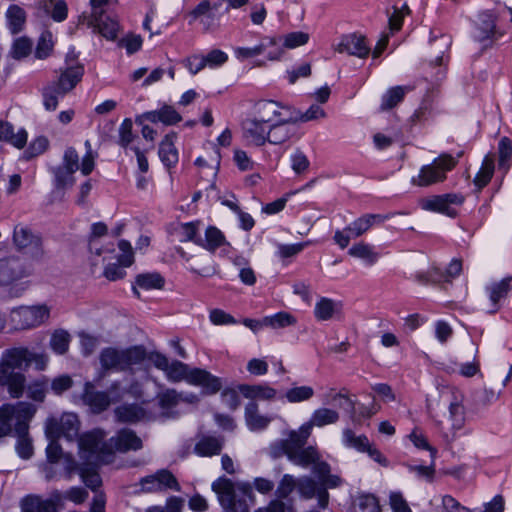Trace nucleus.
Instances as JSON below:
<instances>
[{
    "label": "nucleus",
    "mask_w": 512,
    "mask_h": 512,
    "mask_svg": "<svg viewBox=\"0 0 512 512\" xmlns=\"http://www.w3.org/2000/svg\"><path fill=\"white\" fill-rule=\"evenodd\" d=\"M36 412L35 406L28 402L4 404L0 407V438L9 435L13 428L16 432L28 429V422Z\"/></svg>",
    "instance_id": "6"
},
{
    "label": "nucleus",
    "mask_w": 512,
    "mask_h": 512,
    "mask_svg": "<svg viewBox=\"0 0 512 512\" xmlns=\"http://www.w3.org/2000/svg\"><path fill=\"white\" fill-rule=\"evenodd\" d=\"M190 15L194 19L204 16V18L201 19V23L206 28H210L214 23V15L211 13V4L207 0L200 2L199 5L190 12Z\"/></svg>",
    "instance_id": "51"
},
{
    "label": "nucleus",
    "mask_w": 512,
    "mask_h": 512,
    "mask_svg": "<svg viewBox=\"0 0 512 512\" xmlns=\"http://www.w3.org/2000/svg\"><path fill=\"white\" fill-rule=\"evenodd\" d=\"M224 242V235L219 229L210 227L206 230V243L204 245L205 248L214 251L216 248L224 244Z\"/></svg>",
    "instance_id": "62"
},
{
    "label": "nucleus",
    "mask_w": 512,
    "mask_h": 512,
    "mask_svg": "<svg viewBox=\"0 0 512 512\" xmlns=\"http://www.w3.org/2000/svg\"><path fill=\"white\" fill-rule=\"evenodd\" d=\"M176 139L177 134L171 132L160 143L159 156L166 166L174 165L178 161V152L175 147Z\"/></svg>",
    "instance_id": "31"
},
{
    "label": "nucleus",
    "mask_w": 512,
    "mask_h": 512,
    "mask_svg": "<svg viewBox=\"0 0 512 512\" xmlns=\"http://www.w3.org/2000/svg\"><path fill=\"white\" fill-rule=\"evenodd\" d=\"M106 233H107V226L104 223L99 222V223H95L92 226V236L90 239L89 246H90L91 253L96 255L97 257H101V255L104 252H107V253L116 252L113 244L111 245V247H108V246L104 247L100 243V237L106 235Z\"/></svg>",
    "instance_id": "34"
},
{
    "label": "nucleus",
    "mask_w": 512,
    "mask_h": 512,
    "mask_svg": "<svg viewBox=\"0 0 512 512\" xmlns=\"http://www.w3.org/2000/svg\"><path fill=\"white\" fill-rule=\"evenodd\" d=\"M499 167H504L508 170V160L512 155V142L509 138L503 137L499 142Z\"/></svg>",
    "instance_id": "64"
},
{
    "label": "nucleus",
    "mask_w": 512,
    "mask_h": 512,
    "mask_svg": "<svg viewBox=\"0 0 512 512\" xmlns=\"http://www.w3.org/2000/svg\"><path fill=\"white\" fill-rule=\"evenodd\" d=\"M471 353L472 359L470 361H465L466 359L462 354H459L455 357V360L445 365V370L448 373H455L457 371V366H459V373L467 378L475 376L480 371V363L477 360V352L478 348L474 343H471Z\"/></svg>",
    "instance_id": "17"
},
{
    "label": "nucleus",
    "mask_w": 512,
    "mask_h": 512,
    "mask_svg": "<svg viewBox=\"0 0 512 512\" xmlns=\"http://www.w3.org/2000/svg\"><path fill=\"white\" fill-rule=\"evenodd\" d=\"M19 259L8 258L0 260V285H8L28 275Z\"/></svg>",
    "instance_id": "20"
},
{
    "label": "nucleus",
    "mask_w": 512,
    "mask_h": 512,
    "mask_svg": "<svg viewBox=\"0 0 512 512\" xmlns=\"http://www.w3.org/2000/svg\"><path fill=\"white\" fill-rule=\"evenodd\" d=\"M309 41V34L303 31H296L288 33L283 38V46L288 49H295L297 47L307 44Z\"/></svg>",
    "instance_id": "56"
},
{
    "label": "nucleus",
    "mask_w": 512,
    "mask_h": 512,
    "mask_svg": "<svg viewBox=\"0 0 512 512\" xmlns=\"http://www.w3.org/2000/svg\"><path fill=\"white\" fill-rule=\"evenodd\" d=\"M356 503L362 512H381L379 502L374 495H360L357 497Z\"/></svg>",
    "instance_id": "61"
},
{
    "label": "nucleus",
    "mask_w": 512,
    "mask_h": 512,
    "mask_svg": "<svg viewBox=\"0 0 512 512\" xmlns=\"http://www.w3.org/2000/svg\"><path fill=\"white\" fill-rule=\"evenodd\" d=\"M212 490L218 495L220 504L234 512H248L255 500L252 486L247 482L234 484L230 479L221 477L213 482Z\"/></svg>",
    "instance_id": "4"
},
{
    "label": "nucleus",
    "mask_w": 512,
    "mask_h": 512,
    "mask_svg": "<svg viewBox=\"0 0 512 512\" xmlns=\"http://www.w3.org/2000/svg\"><path fill=\"white\" fill-rule=\"evenodd\" d=\"M19 259L8 258L0 260V285H8L28 275Z\"/></svg>",
    "instance_id": "19"
},
{
    "label": "nucleus",
    "mask_w": 512,
    "mask_h": 512,
    "mask_svg": "<svg viewBox=\"0 0 512 512\" xmlns=\"http://www.w3.org/2000/svg\"><path fill=\"white\" fill-rule=\"evenodd\" d=\"M337 312V303L327 297H321L314 306V316L318 321H329Z\"/></svg>",
    "instance_id": "40"
},
{
    "label": "nucleus",
    "mask_w": 512,
    "mask_h": 512,
    "mask_svg": "<svg viewBox=\"0 0 512 512\" xmlns=\"http://www.w3.org/2000/svg\"><path fill=\"white\" fill-rule=\"evenodd\" d=\"M120 253H107L104 252L102 256L103 263L107 262V267L104 270V276L109 281H116L124 277L125 272L119 266L128 267L133 263V252L130 244L126 241L118 243Z\"/></svg>",
    "instance_id": "11"
},
{
    "label": "nucleus",
    "mask_w": 512,
    "mask_h": 512,
    "mask_svg": "<svg viewBox=\"0 0 512 512\" xmlns=\"http://www.w3.org/2000/svg\"><path fill=\"white\" fill-rule=\"evenodd\" d=\"M286 455L290 461H292L294 464L302 466V467H308L311 464H313L315 467V466H317V464H320L322 462V461H320L319 453L312 446H309L304 449H296L295 447H287Z\"/></svg>",
    "instance_id": "23"
},
{
    "label": "nucleus",
    "mask_w": 512,
    "mask_h": 512,
    "mask_svg": "<svg viewBox=\"0 0 512 512\" xmlns=\"http://www.w3.org/2000/svg\"><path fill=\"white\" fill-rule=\"evenodd\" d=\"M463 201L464 198L458 194H444L424 198L420 201V205L423 210L455 217L457 215L455 206L461 205Z\"/></svg>",
    "instance_id": "13"
},
{
    "label": "nucleus",
    "mask_w": 512,
    "mask_h": 512,
    "mask_svg": "<svg viewBox=\"0 0 512 512\" xmlns=\"http://www.w3.org/2000/svg\"><path fill=\"white\" fill-rule=\"evenodd\" d=\"M142 117L150 122H161L165 125H175L182 120L177 110L170 105H163L160 109L146 112Z\"/></svg>",
    "instance_id": "30"
},
{
    "label": "nucleus",
    "mask_w": 512,
    "mask_h": 512,
    "mask_svg": "<svg viewBox=\"0 0 512 512\" xmlns=\"http://www.w3.org/2000/svg\"><path fill=\"white\" fill-rule=\"evenodd\" d=\"M376 220L380 221L382 217L373 214L360 217L347 227V232H350L353 238H358L367 232Z\"/></svg>",
    "instance_id": "44"
},
{
    "label": "nucleus",
    "mask_w": 512,
    "mask_h": 512,
    "mask_svg": "<svg viewBox=\"0 0 512 512\" xmlns=\"http://www.w3.org/2000/svg\"><path fill=\"white\" fill-rule=\"evenodd\" d=\"M122 350L124 371L139 365L147 359V352L142 346H132Z\"/></svg>",
    "instance_id": "42"
},
{
    "label": "nucleus",
    "mask_w": 512,
    "mask_h": 512,
    "mask_svg": "<svg viewBox=\"0 0 512 512\" xmlns=\"http://www.w3.org/2000/svg\"><path fill=\"white\" fill-rule=\"evenodd\" d=\"M314 473L320 479L323 489H334L342 484V478L338 475L331 474L330 466L326 462H321L313 468Z\"/></svg>",
    "instance_id": "39"
},
{
    "label": "nucleus",
    "mask_w": 512,
    "mask_h": 512,
    "mask_svg": "<svg viewBox=\"0 0 512 512\" xmlns=\"http://www.w3.org/2000/svg\"><path fill=\"white\" fill-rule=\"evenodd\" d=\"M50 317V307L46 304L22 306L11 312V321L18 330L37 327Z\"/></svg>",
    "instance_id": "10"
},
{
    "label": "nucleus",
    "mask_w": 512,
    "mask_h": 512,
    "mask_svg": "<svg viewBox=\"0 0 512 512\" xmlns=\"http://www.w3.org/2000/svg\"><path fill=\"white\" fill-rule=\"evenodd\" d=\"M115 418L120 423H136L148 418L146 410L137 404H123L115 408Z\"/></svg>",
    "instance_id": "28"
},
{
    "label": "nucleus",
    "mask_w": 512,
    "mask_h": 512,
    "mask_svg": "<svg viewBox=\"0 0 512 512\" xmlns=\"http://www.w3.org/2000/svg\"><path fill=\"white\" fill-rule=\"evenodd\" d=\"M18 434V441H17V452L20 455V457L24 459H28L33 454V446L31 439L28 437L27 430H24L23 432H17Z\"/></svg>",
    "instance_id": "60"
},
{
    "label": "nucleus",
    "mask_w": 512,
    "mask_h": 512,
    "mask_svg": "<svg viewBox=\"0 0 512 512\" xmlns=\"http://www.w3.org/2000/svg\"><path fill=\"white\" fill-rule=\"evenodd\" d=\"M80 422L74 413H64L59 419L49 418L46 422V434L50 439L61 436L68 440L75 439L79 434Z\"/></svg>",
    "instance_id": "12"
},
{
    "label": "nucleus",
    "mask_w": 512,
    "mask_h": 512,
    "mask_svg": "<svg viewBox=\"0 0 512 512\" xmlns=\"http://www.w3.org/2000/svg\"><path fill=\"white\" fill-rule=\"evenodd\" d=\"M315 395L314 388L308 385H292L284 393V398L290 404L310 401Z\"/></svg>",
    "instance_id": "35"
},
{
    "label": "nucleus",
    "mask_w": 512,
    "mask_h": 512,
    "mask_svg": "<svg viewBox=\"0 0 512 512\" xmlns=\"http://www.w3.org/2000/svg\"><path fill=\"white\" fill-rule=\"evenodd\" d=\"M106 432L102 429H95L82 435L79 439V449L84 457L95 465L108 464L114 459V452H127L140 450L143 446L142 440L131 429H122L109 442H105Z\"/></svg>",
    "instance_id": "3"
},
{
    "label": "nucleus",
    "mask_w": 512,
    "mask_h": 512,
    "mask_svg": "<svg viewBox=\"0 0 512 512\" xmlns=\"http://www.w3.org/2000/svg\"><path fill=\"white\" fill-rule=\"evenodd\" d=\"M81 458L85 461V465L80 468V476L84 483L91 488L92 490H96L102 484L101 478L99 474L96 472L95 468L100 464L95 465L94 463L89 462L85 457L84 453L80 449Z\"/></svg>",
    "instance_id": "38"
},
{
    "label": "nucleus",
    "mask_w": 512,
    "mask_h": 512,
    "mask_svg": "<svg viewBox=\"0 0 512 512\" xmlns=\"http://www.w3.org/2000/svg\"><path fill=\"white\" fill-rule=\"evenodd\" d=\"M494 173V161L492 157L486 156L482 162L480 171L477 173L474 184L479 188L486 186L491 180Z\"/></svg>",
    "instance_id": "47"
},
{
    "label": "nucleus",
    "mask_w": 512,
    "mask_h": 512,
    "mask_svg": "<svg viewBox=\"0 0 512 512\" xmlns=\"http://www.w3.org/2000/svg\"><path fill=\"white\" fill-rule=\"evenodd\" d=\"M70 335L64 330L55 331L51 337V348L58 354H64L69 347Z\"/></svg>",
    "instance_id": "54"
},
{
    "label": "nucleus",
    "mask_w": 512,
    "mask_h": 512,
    "mask_svg": "<svg viewBox=\"0 0 512 512\" xmlns=\"http://www.w3.org/2000/svg\"><path fill=\"white\" fill-rule=\"evenodd\" d=\"M456 161L451 156H440L433 163L423 166L418 175L412 177L411 183L418 187H426L438 182H442L445 178V172L451 170Z\"/></svg>",
    "instance_id": "9"
},
{
    "label": "nucleus",
    "mask_w": 512,
    "mask_h": 512,
    "mask_svg": "<svg viewBox=\"0 0 512 512\" xmlns=\"http://www.w3.org/2000/svg\"><path fill=\"white\" fill-rule=\"evenodd\" d=\"M166 376L173 382L186 381L191 385L200 386L205 394H216L222 388L220 378L200 368H190L187 364L174 361L169 364Z\"/></svg>",
    "instance_id": "5"
},
{
    "label": "nucleus",
    "mask_w": 512,
    "mask_h": 512,
    "mask_svg": "<svg viewBox=\"0 0 512 512\" xmlns=\"http://www.w3.org/2000/svg\"><path fill=\"white\" fill-rule=\"evenodd\" d=\"M46 10L51 14V17L58 22L66 19L68 9L64 0H49L46 4Z\"/></svg>",
    "instance_id": "55"
},
{
    "label": "nucleus",
    "mask_w": 512,
    "mask_h": 512,
    "mask_svg": "<svg viewBox=\"0 0 512 512\" xmlns=\"http://www.w3.org/2000/svg\"><path fill=\"white\" fill-rule=\"evenodd\" d=\"M0 386L7 389L12 398H20L26 387V377L23 373L0 368Z\"/></svg>",
    "instance_id": "18"
},
{
    "label": "nucleus",
    "mask_w": 512,
    "mask_h": 512,
    "mask_svg": "<svg viewBox=\"0 0 512 512\" xmlns=\"http://www.w3.org/2000/svg\"><path fill=\"white\" fill-rule=\"evenodd\" d=\"M427 408L439 431L447 440L464 427V396L454 387L438 385L427 398Z\"/></svg>",
    "instance_id": "2"
},
{
    "label": "nucleus",
    "mask_w": 512,
    "mask_h": 512,
    "mask_svg": "<svg viewBox=\"0 0 512 512\" xmlns=\"http://www.w3.org/2000/svg\"><path fill=\"white\" fill-rule=\"evenodd\" d=\"M337 50L342 53L347 51L351 55L365 57L369 53V47L365 43V39L361 36L352 35L347 38L345 43L338 46Z\"/></svg>",
    "instance_id": "36"
},
{
    "label": "nucleus",
    "mask_w": 512,
    "mask_h": 512,
    "mask_svg": "<svg viewBox=\"0 0 512 512\" xmlns=\"http://www.w3.org/2000/svg\"><path fill=\"white\" fill-rule=\"evenodd\" d=\"M296 479L289 474H285L280 482L278 483L277 489H276V495L278 498H287L293 490L297 487Z\"/></svg>",
    "instance_id": "58"
},
{
    "label": "nucleus",
    "mask_w": 512,
    "mask_h": 512,
    "mask_svg": "<svg viewBox=\"0 0 512 512\" xmlns=\"http://www.w3.org/2000/svg\"><path fill=\"white\" fill-rule=\"evenodd\" d=\"M348 254L352 257L359 258L369 265H373L378 260V253L372 246L364 242L354 244L349 250Z\"/></svg>",
    "instance_id": "43"
},
{
    "label": "nucleus",
    "mask_w": 512,
    "mask_h": 512,
    "mask_svg": "<svg viewBox=\"0 0 512 512\" xmlns=\"http://www.w3.org/2000/svg\"><path fill=\"white\" fill-rule=\"evenodd\" d=\"M29 350L24 347L11 348L4 351L1 360L0 368L14 370L21 368L23 364H27Z\"/></svg>",
    "instance_id": "29"
},
{
    "label": "nucleus",
    "mask_w": 512,
    "mask_h": 512,
    "mask_svg": "<svg viewBox=\"0 0 512 512\" xmlns=\"http://www.w3.org/2000/svg\"><path fill=\"white\" fill-rule=\"evenodd\" d=\"M9 28L13 34L19 33L26 22V14L18 5H11L6 13Z\"/></svg>",
    "instance_id": "46"
},
{
    "label": "nucleus",
    "mask_w": 512,
    "mask_h": 512,
    "mask_svg": "<svg viewBox=\"0 0 512 512\" xmlns=\"http://www.w3.org/2000/svg\"><path fill=\"white\" fill-rule=\"evenodd\" d=\"M223 442L215 437H203L195 445V452L200 456H213L220 453Z\"/></svg>",
    "instance_id": "45"
},
{
    "label": "nucleus",
    "mask_w": 512,
    "mask_h": 512,
    "mask_svg": "<svg viewBox=\"0 0 512 512\" xmlns=\"http://www.w3.org/2000/svg\"><path fill=\"white\" fill-rule=\"evenodd\" d=\"M135 283L134 293L139 296L138 288L144 291L162 290L165 279L159 273H144L136 277Z\"/></svg>",
    "instance_id": "32"
},
{
    "label": "nucleus",
    "mask_w": 512,
    "mask_h": 512,
    "mask_svg": "<svg viewBox=\"0 0 512 512\" xmlns=\"http://www.w3.org/2000/svg\"><path fill=\"white\" fill-rule=\"evenodd\" d=\"M309 436L310 434H306L302 431V426L300 427L299 431H291L289 433V438L282 442L284 453L286 454L287 447H295L296 449H301Z\"/></svg>",
    "instance_id": "57"
},
{
    "label": "nucleus",
    "mask_w": 512,
    "mask_h": 512,
    "mask_svg": "<svg viewBox=\"0 0 512 512\" xmlns=\"http://www.w3.org/2000/svg\"><path fill=\"white\" fill-rule=\"evenodd\" d=\"M83 69L70 67L63 71L59 78L43 89V105L46 110L54 111L58 106V98L71 92L81 81Z\"/></svg>",
    "instance_id": "7"
},
{
    "label": "nucleus",
    "mask_w": 512,
    "mask_h": 512,
    "mask_svg": "<svg viewBox=\"0 0 512 512\" xmlns=\"http://www.w3.org/2000/svg\"><path fill=\"white\" fill-rule=\"evenodd\" d=\"M417 279L421 282H441L448 281L444 272H442L437 266L432 265L426 271L420 272L417 275Z\"/></svg>",
    "instance_id": "63"
},
{
    "label": "nucleus",
    "mask_w": 512,
    "mask_h": 512,
    "mask_svg": "<svg viewBox=\"0 0 512 512\" xmlns=\"http://www.w3.org/2000/svg\"><path fill=\"white\" fill-rule=\"evenodd\" d=\"M240 393L249 400L273 401L277 397V390L268 384H242L238 387Z\"/></svg>",
    "instance_id": "21"
},
{
    "label": "nucleus",
    "mask_w": 512,
    "mask_h": 512,
    "mask_svg": "<svg viewBox=\"0 0 512 512\" xmlns=\"http://www.w3.org/2000/svg\"><path fill=\"white\" fill-rule=\"evenodd\" d=\"M406 89L402 86H396L389 89L382 98L381 109L390 110L401 102L405 96Z\"/></svg>",
    "instance_id": "50"
},
{
    "label": "nucleus",
    "mask_w": 512,
    "mask_h": 512,
    "mask_svg": "<svg viewBox=\"0 0 512 512\" xmlns=\"http://www.w3.org/2000/svg\"><path fill=\"white\" fill-rule=\"evenodd\" d=\"M62 495L55 491L50 499L43 500L39 496L30 495L21 502L22 512H57V507L62 505Z\"/></svg>",
    "instance_id": "16"
},
{
    "label": "nucleus",
    "mask_w": 512,
    "mask_h": 512,
    "mask_svg": "<svg viewBox=\"0 0 512 512\" xmlns=\"http://www.w3.org/2000/svg\"><path fill=\"white\" fill-rule=\"evenodd\" d=\"M142 484H152L149 489L162 490L171 489L180 491V485L175 476L168 470H160L157 473L147 476L141 481Z\"/></svg>",
    "instance_id": "26"
},
{
    "label": "nucleus",
    "mask_w": 512,
    "mask_h": 512,
    "mask_svg": "<svg viewBox=\"0 0 512 512\" xmlns=\"http://www.w3.org/2000/svg\"><path fill=\"white\" fill-rule=\"evenodd\" d=\"M344 442L347 446L357 449L360 452H366L370 443L366 436L356 435L350 429H347L343 433Z\"/></svg>",
    "instance_id": "52"
},
{
    "label": "nucleus",
    "mask_w": 512,
    "mask_h": 512,
    "mask_svg": "<svg viewBox=\"0 0 512 512\" xmlns=\"http://www.w3.org/2000/svg\"><path fill=\"white\" fill-rule=\"evenodd\" d=\"M339 420V413L330 408L316 409L310 420L302 425V431L306 434H311L313 427H323L326 425L335 424Z\"/></svg>",
    "instance_id": "24"
},
{
    "label": "nucleus",
    "mask_w": 512,
    "mask_h": 512,
    "mask_svg": "<svg viewBox=\"0 0 512 512\" xmlns=\"http://www.w3.org/2000/svg\"><path fill=\"white\" fill-rule=\"evenodd\" d=\"M293 118L288 109L273 100H260L242 123L243 135L256 146L266 143L280 145L292 135L290 123Z\"/></svg>",
    "instance_id": "1"
},
{
    "label": "nucleus",
    "mask_w": 512,
    "mask_h": 512,
    "mask_svg": "<svg viewBox=\"0 0 512 512\" xmlns=\"http://www.w3.org/2000/svg\"><path fill=\"white\" fill-rule=\"evenodd\" d=\"M79 169V157L73 148L65 151L63 164L54 171L55 184L58 189H65L73 185L74 173Z\"/></svg>",
    "instance_id": "14"
},
{
    "label": "nucleus",
    "mask_w": 512,
    "mask_h": 512,
    "mask_svg": "<svg viewBox=\"0 0 512 512\" xmlns=\"http://www.w3.org/2000/svg\"><path fill=\"white\" fill-rule=\"evenodd\" d=\"M296 323V317L286 311H281L274 315L266 316L263 318V324L265 327H269L271 329H282L289 326H294Z\"/></svg>",
    "instance_id": "41"
},
{
    "label": "nucleus",
    "mask_w": 512,
    "mask_h": 512,
    "mask_svg": "<svg viewBox=\"0 0 512 512\" xmlns=\"http://www.w3.org/2000/svg\"><path fill=\"white\" fill-rule=\"evenodd\" d=\"M47 392V380H35L27 386V396L36 402H43Z\"/></svg>",
    "instance_id": "53"
},
{
    "label": "nucleus",
    "mask_w": 512,
    "mask_h": 512,
    "mask_svg": "<svg viewBox=\"0 0 512 512\" xmlns=\"http://www.w3.org/2000/svg\"><path fill=\"white\" fill-rule=\"evenodd\" d=\"M13 244L16 250L27 254L32 260L40 261L45 256L42 239L28 226L18 224L13 229Z\"/></svg>",
    "instance_id": "8"
},
{
    "label": "nucleus",
    "mask_w": 512,
    "mask_h": 512,
    "mask_svg": "<svg viewBox=\"0 0 512 512\" xmlns=\"http://www.w3.org/2000/svg\"><path fill=\"white\" fill-rule=\"evenodd\" d=\"M100 362L105 370L124 371L122 350L107 348L101 352Z\"/></svg>",
    "instance_id": "37"
},
{
    "label": "nucleus",
    "mask_w": 512,
    "mask_h": 512,
    "mask_svg": "<svg viewBox=\"0 0 512 512\" xmlns=\"http://www.w3.org/2000/svg\"><path fill=\"white\" fill-rule=\"evenodd\" d=\"M245 422L252 431L263 430L272 422V417L260 411L255 402H250L245 406Z\"/></svg>",
    "instance_id": "27"
},
{
    "label": "nucleus",
    "mask_w": 512,
    "mask_h": 512,
    "mask_svg": "<svg viewBox=\"0 0 512 512\" xmlns=\"http://www.w3.org/2000/svg\"><path fill=\"white\" fill-rule=\"evenodd\" d=\"M82 399L94 413H100L106 410L111 404L108 394L96 391L91 383L85 384Z\"/></svg>",
    "instance_id": "25"
},
{
    "label": "nucleus",
    "mask_w": 512,
    "mask_h": 512,
    "mask_svg": "<svg viewBox=\"0 0 512 512\" xmlns=\"http://www.w3.org/2000/svg\"><path fill=\"white\" fill-rule=\"evenodd\" d=\"M80 22H86L89 27L96 29L103 37L108 40H114L117 37L119 31L118 22L110 16L105 15L104 13H94L90 14L89 16L83 15L80 17Z\"/></svg>",
    "instance_id": "15"
},
{
    "label": "nucleus",
    "mask_w": 512,
    "mask_h": 512,
    "mask_svg": "<svg viewBox=\"0 0 512 512\" xmlns=\"http://www.w3.org/2000/svg\"><path fill=\"white\" fill-rule=\"evenodd\" d=\"M512 279L506 278L498 283H495L490 288V300L492 302L491 312L497 310V303L501 298H504L511 288Z\"/></svg>",
    "instance_id": "48"
},
{
    "label": "nucleus",
    "mask_w": 512,
    "mask_h": 512,
    "mask_svg": "<svg viewBox=\"0 0 512 512\" xmlns=\"http://www.w3.org/2000/svg\"><path fill=\"white\" fill-rule=\"evenodd\" d=\"M297 488L300 495L306 499L314 496L318 497V503L321 508H326L329 503V494L326 489H317L316 482L310 477H303L297 482Z\"/></svg>",
    "instance_id": "22"
},
{
    "label": "nucleus",
    "mask_w": 512,
    "mask_h": 512,
    "mask_svg": "<svg viewBox=\"0 0 512 512\" xmlns=\"http://www.w3.org/2000/svg\"><path fill=\"white\" fill-rule=\"evenodd\" d=\"M477 29L479 31L476 36L478 40L483 41L488 39L495 29L494 17L489 13H483L479 15L477 20Z\"/></svg>",
    "instance_id": "49"
},
{
    "label": "nucleus",
    "mask_w": 512,
    "mask_h": 512,
    "mask_svg": "<svg viewBox=\"0 0 512 512\" xmlns=\"http://www.w3.org/2000/svg\"><path fill=\"white\" fill-rule=\"evenodd\" d=\"M0 141L10 142L16 148H23L27 142V133L25 130L14 132L13 126L0 120Z\"/></svg>",
    "instance_id": "33"
},
{
    "label": "nucleus",
    "mask_w": 512,
    "mask_h": 512,
    "mask_svg": "<svg viewBox=\"0 0 512 512\" xmlns=\"http://www.w3.org/2000/svg\"><path fill=\"white\" fill-rule=\"evenodd\" d=\"M220 153L214 151L210 155L200 156L196 160V165L199 167H207L212 175H215L220 166Z\"/></svg>",
    "instance_id": "59"
}]
</instances>
